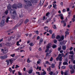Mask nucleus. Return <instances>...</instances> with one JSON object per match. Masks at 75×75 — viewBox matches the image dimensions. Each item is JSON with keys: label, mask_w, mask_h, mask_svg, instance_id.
I'll return each mask as SVG.
<instances>
[{"label": "nucleus", "mask_w": 75, "mask_h": 75, "mask_svg": "<svg viewBox=\"0 0 75 75\" xmlns=\"http://www.w3.org/2000/svg\"><path fill=\"white\" fill-rule=\"evenodd\" d=\"M19 42H21V40L20 39L19 41H18L17 42L16 45L17 46H20V44H19Z\"/></svg>", "instance_id": "obj_11"}, {"label": "nucleus", "mask_w": 75, "mask_h": 75, "mask_svg": "<svg viewBox=\"0 0 75 75\" xmlns=\"http://www.w3.org/2000/svg\"><path fill=\"white\" fill-rule=\"evenodd\" d=\"M5 45H6L7 46H8V45H10V43H9V42H6V44H5Z\"/></svg>", "instance_id": "obj_28"}, {"label": "nucleus", "mask_w": 75, "mask_h": 75, "mask_svg": "<svg viewBox=\"0 0 75 75\" xmlns=\"http://www.w3.org/2000/svg\"><path fill=\"white\" fill-rule=\"evenodd\" d=\"M62 69H66V66H63L62 67Z\"/></svg>", "instance_id": "obj_46"}, {"label": "nucleus", "mask_w": 75, "mask_h": 75, "mask_svg": "<svg viewBox=\"0 0 75 75\" xmlns=\"http://www.w3.org/2000/svg\"><path fill=\"white\" fill-rule=\"evenodd\" d=\"M49 51V49H47L45 51V52H48Z\"/></svg>", "instance_id": "obj_55"}, {"label": "nucleus", "mask_w": 75, "mask_h": 75, "mask_svg": "<svg viewBox=\"0 0 75 75\" xmlns=\"http://www.w3.org/2000/svg\"><path fill=\"white\" fill-rule=\"evenodd\" d=\"M62 49V47H61V46L60 47H58V50L59 51H60V50Z\"/></svg>", "instance_id": "obj_39"}, {"label": "nucleus", "mask_w": 75, "mask_h": 75, "mask_svg": "<svg viewBox=\"0 0 75 75\" xmlns=\"http://www.w3.org/2000/svg\"><path fill=\"white\" fill-rule=\"evenodd\" d=\"M10 10V14H16V12L14 10L11 9Z\"/></svg>", "instance_id": "obj_4"}, {"label": "nucleus", "mask_w": 75, "mask_h": 75, "mask_svg": "<svg viewBox=\"0 0 75 75\" xmlns=\"http://www.w3.org/2000/svg\"><path fill=\"white\" fill-rule=\"evenodd\" d=\"M43 42V39L42 38H40V39L39 43V45H41Z\"/></svg>", "instance_id": "obj_10"}, {"label": "nucleus", "mask_w": 75, "mask_h": 75, "mask_svg": "<svg viewBox=\"0 0 75 75\" xmlns=\"http://www.w3.org/2000/svg\"><path fill=\"white\" fill-rule=\"evenodd\" d=\"M52 60H53V58L52 57H51L50 59V61H52Z\"/></svg>", "instance_id": "obj_57"}, {"label": "nucleus", "mask_w": 75, "mask_h": 75, "mask_svg": "<svg viewBox=\"0 0 75 75\" xmlns=\"http://www.w3.org/2000/svg\"><path fill=\"white\" fill-rule=\"evenodd\" d=\"M9 60L10 62V64H12L13 63V61H14V60H13V59H9Z\"/></svg>", "instance_id": "obj_16"}, {"label": "nucleus", "mask_w": 75, "mask_h": 75, "mask_svg": "<svg viewBox=\"0 0 75 75\" xmlns=\"http://www.w3.org/2000/svg\"><path fill=\"white\" fill-rule=\"evenodd\" d=\"M64 75H68V72L67 71H65L64 72Z\"/></svg>", "instance_id": "obj_47"}, {"label": "nucleus", "mask_w": 75, "mask_h": 75, "mask_svg": "<svg viewBox=\"0 0 75 75\" xmlns=\"http://www.w3.org/2000/svg\"><path fill=\"white\" fill-rule=\"evenodd\" d=\"M42 75H46L47 74V73L45 71H44L42 73Z\"/></svg>", "instance_id": "obj_42"}, {"label": "nucleus", "mask_w": 75, "mask_h": 75, "mask_svg": "<svg viewBox=\"0 0 75 75\" xmlns=\"http://www.w3.org/2000/svg\"><path fill=\"white\" fill-rule=\"evenodd\" d=\"M51 67L52 68H54L55 67V64H52L51 65Z\"/></svg>", "instance_id": "obj_23"}, {"label": "nucleus", "mask_w": 75, "mask_h": 75, "mask_svg": "<svg viewBox=\"0 0 75 75\" xmlns=\"http://www.w3.org/2000/svg\"><path fill=\"white\" fill-rule=\"evenodd\" d=\"M7 55H5L4 56H2L1 57L0 56V59H1L3 60L4 59H6V58H7Z\"/></svg>", "instance_id": "obj_5"}, {"label": "nucleus", "mask_w": 75, "mask_h": 75, "mask_svg": "<svg viewBox=\"0 0 75 75\" xmlns=\"http://www.w3.org/2000/svg\"><path fill=\"white\" fill-rule=\"evenodd\" d=\"M52 27L54 29H57V27H56V25H53Z\"/></svg>", "instance_id": "obj_35"}, {"label": "nucleus", "mask_w": 75, "mask_h": 75, "mask_svg": "<svg viewBox=\"0 0 75 75\" xmlns=\"http://www.w3.org/2000/svg\"><path fill=\"white\" fill-rule=\"evenodd\" d=\"M69 67L70 69H74V68H73V66L72 65L69 64Z\"/></svg>", "instance_id": "obj_15"}, {"label": "nucleus", "mask_w": 75, "mask_h": 75, "mask_svg": "<svg viewBox=\"0 0 75 75\" xmlns=\"http://www.w3.org/2000/svg\"><path fill=\"white\" fill-rule=\"evenodd\" d=\"M60 38L62 40H64V35H62Z\"/></svg>", "instance_id": "obj_38"}, {"label": "nucleus", "mask_w": 75, "mask_h": 75, "mask_svg": "<svg viewBox=\"0 0 75 75\" xmlns=\"http://www.w3.org/2000/svg\"><path fill=\"white\" fill-rule=\"evenodd\" d=\"M11 40V37H9L8 38V41H10Z\"/></svg>", "instance_id": "obj_61"}, {"label": "nucleus", "mask_w": 75, "mask_h": 75, "mask_svg": "<svg viewBox=\"0 0 75 75\" xmlns=\"http://www.w3.org/2000/svg\"><path fill=\"white\" fill-rule=\"evenodd\" d=\"M8 10H7L6 11H5L4 12V13L6 15H7L8 14Z\"/></svg>", "instance_id": "obj_29"}, {"label": "nucleus", "mask_w": 75, "mask_h": 75, "mask_svg": "<svg viewBox=\"0 0 75 75\" xmlns=\"http://www.w3.org/2000/svg\"><path fill=\"white\" fill-rule=\"evenodd\" d=\"M49 32L50 33V34H52V30H49Z\"/></svg>", "instance_id": "obj_49"}, {"label": "nucleus", "mask_w": 75, "mask_h": 75, "mask_svg": "<svg viewBox=\"0 0 75 75\" xmlns=\"http://www.w3.org/2000/svg\"><path fill=\"white\" fill-rule=\"evenodd\" d=\"M71 69V70H70V73L71 74H74L75 72V70L74 69Z\"/></svg>", "instance_id": "obj_14"}, {"label": "nucleus", "mask_w": 75, "mask_h": 75, "mask_svg": "<svg viewBox=\"0 0 75 75\" xmlns=\"http://www.w3.org/2000/svg\"><path fill=\"white\" fill-rule=\"evenodd\" d=\"M60 19H61V20H63L64 19V17H63V16H60Z\"/></svg>", "instance_id": "obj_58"}, {"label": "nucleus", "mask_w": 75, "mask_h": 75, "mask_svg": "<svg viewBox=\"0 0 75 75\" xmlns=\"http://www.w3.org/2000/svg\"><path fill=\"white\" fill-rule=\"evenodd\" d=\"M50 13L49 12L47 13L46 15V16H48L50 15Z\"/></svg>", "instance_id": "obj_50"}, {"label": "nucleus", "mask_w": 75, "mask_h": 75, "mask_svg": "<svg viewBox=\"0 0 75 75\" xmlns=\"http://www.w3.org/2000/svg\"><path fill=\"white\" fill-rule=\"evenodd\" d=\"M52 7V5H51L48 6V8H49V9H50V8H51V7Z\"/></svg>", "instance_id": "obj_52"}, {"label": "nucleus", "mask_w": 75, "mask_h": 75, "mask_svg": "<svg viewBox=\"0 0 75 75\" xmlns=\"http://www.w3.org/2000/svg\"><path fill=\"white\" fill-rule=\"evenodd\" d=\"M60 38H61V37L59 35H57L56 38V39H59Z\"/></svg>", "instance_id": "obj_31"}, {"label": "nucleus", "mask_w": 75, "mask_h": 75, "mask_svg": "<svg viewBox=\"0 0 75 75\" xmlns=\"http://www.w3.org/2000/svg\"><path fill=\"white\" fill-rule=\"evenodd\" d=\"M73 62V64H75V60L73 59V61L72 62Z\"/></svg>", "instance_id": "obj_64"}, {"label": "nucleus", "mask_w": 75, "mask_h": 75, "mask_svg": "<svg viewBox=\"0 0 75 75\" xmlns=\"http://www.w3.org/2000/svg\"><path fill=\"white\" fill-rule=\"evenodd\" d=\"M18 8H21L22 7V4L21 3H19L18 4Z\"/></svg>", "instance_id": "obj_13"}, {"label": "nucleus", "mask_w": 75, "mask_h": 75, "mask_svg": "<svg viewBox=\"0 0 75 75\" xmlns=\"http://www.w3.org/2000/svg\"><path fill=\"white\" fill-rule=\"evenodd\" d=\"M53 74V72L52 71H51L50 73H49V74H50V75H52Z\"/></svg>", "instance_id": "obj_59"}, {"label": "nucleus", "mask_w": 75, "mask_h": 75, "mask_svg": "<svg viewBox=\"0 0 75 75\" xmlns=\"http://www.w3.org/2000/svg\"><path fill=\"white\" fill-rule=\"evenodd\" d=\"M32 72H33V70H30L28 71V73L30 74H31Z\"/></svg>", "instance_id": "obj_43"}, {"label": "nucleus", "mask_w": 75, "mask_h": 75, "mask_svg": "<svg viewBox=\"0 0 75 75\" xmlns=\"http://www.w3.org/2000/svg\"><path fill=\"white\" fill-rule=\"evenodd\" d=\"M8 52V50H7V49H5L4 50V51L3 52V54H6V53H7Z\"/></svg>", "instance_id": "obj_21"}, {"label": "nucleus", "mask_w": 75, "mask_h": 75, "mask_svg": "<svg viewBox=\"0 0 75 75\" xmlns=\"http://www.w3.org/2000/svg\"><path fill=\"white\" fill-rule=\"evenodd\" d=\"M54 44H57V40H54Z\"/></svg>", "instance_id": "obj_48"}, {"label": "nucleus", "mask_w": 75, "mask_h": 75, "mask_svg": "<svg viewBox=\"0 0 75 75\" xmlns=\"http://www.w3.org/2000/svg\"><path fill=\"white\" fill-rule=\"evenodd\" d=\"M68 21V18H66V19H65V20H64V22H67Z\"/></svg>", "instance_id": "obj_54"}, {"label": "nucleus", "mask_w": 75, "mask_h": 75, "mask_svg": "<svg viewBox=\"0 0 75 75\" xmlns=\"http://www.w3.org/2000/svg\"><path fill=\"white\" fill-rule=\"evenodd\" d=\"M68 63L67 62H64L63 63V65H68Z\"/></svg>", "instance_id": "obj_33"}, {"label": "nucleus", "mask_w": 75, "mask_h": 75, "mask_svg": "<svg viewBox=\"0 0 75 75\" xmlns=\"http://www.w3.org/2000/svg\"><path fill=\"white\" fill-rule=\"evenodd\" d=\"M52 38H53V39H54V38H55V33H53L52 34Z\"/></svg>", "instance_id": "obj_25"}, {"label": "nucleus", "mask_w": 75, "mask_h": 75, "mask_svg": "<svg viewBox=\"0 0 75 75\" xmlns=\"http://www.w3.org/2000/svg\"><path fill=\"white\" fill-rule=\"evenodd\" d=\"M35 33H36V34H37V35H38V30H36V31H35Z\"/></svg>", "instance_id": "obj_63"}, {"label": "nucleus", "mask_w": 75, "mask_h": 75, "mask_svg": "<svg viewBox=\"0 0 75 75\" xmlns=\"http://www.w3.org/2000/svg\"><path fill=\"white\" fill-rule=\"evenodd\" d=\"M5 62H7V65L8 66L10 64V62H9V61H8V60H6L5 61Z\"/></svg>", "instance_id": "obj_26"}, {"label": "nucleus", "mask_w": 75, "mask_h": 75, "mask_svg": "<svg viewBox=\"0 0 75 75\" xmlns=\"http://www.w3.org/2000/svg\"><path fill=\"white\" fill-rule=\"evenodd\" d=\"M11 5H10V4H9V5L7 6V8L8 10L10 11L11 9Z\"/></svg>", "instance_id": "obj_9"}, {"label": "nucleus", "mask_w": 75, "mask_h": 75, "mask_svg": "<svg viewBox=\"0 0 75 75\" xmlns=\"http://www.w3.org/2000/svg\"><path fill=\"white\" fill-rule=\"evenodd\" d=\"M29 45H30V46H31V47H33V46H34V43H33V42H30L29 44Z\"/></svg>", "instance_id": "obj_27"}, {"label": "nucleus", "mask_w": 75, "mask_h": 75, "mask_svg": "<svg viewBox=\"0 0 75 75\" xmlns=\"http://www.w3.org/2000/svg\"><path fill=\"white\" fill-rule=\"evenodd\" d=\"M24 1L26 3V4L28 6H32V4L31 1H29L28 0H24Z\"/></svg>", "instance_id": "obj_1"}, {"label": "nucleus", "mask_w": 75, "mask_h": 75, "mask_svg": "<svg viewBox=\"0 0 75 75\" xmlns=\"http://www.w3.org/2000/svg\"><path fill=\"white\" fill-rule=\"evenodd\" d=\"M69 54H74V53L73 51H70L69 52Z\"/></svg>", "instance_id": "obj_30"}, {"label": "nucleus", "mask_w": 75, "mask_h": 75, "mask_svg": "<svg viewBox=\"0 0 75 75\" xmlns=\"http://www.w3.org/2000/svg\"><path fill=\"white\" fill-rule=\"evenodd\" d=\"M56 47H57V45H55L52 46V48H56Z\"/></svg>", "instance_id": "obj_44"}, {"label": "nucleus", "mask_w": 75, "mask_h": 75, "mask_svg": "<svg viewBox=\"0 0 75 75\" xmlns=\"http://www.w3.org/2000/svg\"><path fill=\"white\" fill-rule=\"evenodd\" d=\"M22 24H23V23L22 22H21L20 23H17V25H16V26L14 27L13 28V30H14V29H16V27L20 26V25H22Z\"/></svg>", "instance_id": "obj_2"}, {"label": "nucleus", "mask_w": 75, "mask_h": 75, "mask_svg": "<svg viewBox=\"0 0 75 75\" xmlns=\"http://www.w3.org/2000/svg\"><path fill=\"white\" fill-rule=\"evenodd\" d=\"M65 34L67 35H69V33L68 31H66L65 32Z\"/></svg>", "instance_id": "obj_40"}, {"label": "nucleus", "mask_w": 75, "mask_h": 75, "mask_svg": "<svg viewBox=\"0 0 75 75\" xmlns=\"http://www.w3.org/2000/svg\"><path fill=\"white\" fill-rule=\"evenodd\" d=\"M31 1L33 4L34 5L37 3V1L36 0H31Z\"/></svg>", "instance_id": "obj_8"}, {"label": "nucleus", "mask_w": 75, "mask_h": 75, "mask_svg": "<svg viewBox=\"0 0 75 75\" xmlns=\"http://www.w3.org/2000/svg\"><path fill=\"white\" fill-rule=\"evenodd\" d=\"M47 71H48V72H50L51 71V67H50L49 68H47Z\"/></svg>", "instance_id": "obj_36"}, {"label": "nucleus", "mask_w": 75, "mask_h": 75, "mask_svg": "<svg viewBox=\"0 0 75 75\" xmlns=\"http://www.w3.org/2000/svg\"><path fill=\"white\" fill-rule=\"evenodd\" d=\"M74 54H73L71 55V58L70 59H71V62H72L73 61H74V59H73V57H74Z\"/></svg>", "instance_id": "obj_18"}, {"label": "nucleus", "mask_w": 75, "mask_h": 75, "mask_svg": "<svg viewBox=\"0 0 75 75\" xmlns=\"http://www.w3.org/2000/svg\"><path fill=\"white\" fill-rule=\"evenodd\" d=\"M27 62L28 63H30L31 62V60H30V58H28L27 60Z\"/></svg>", "instance_id": "obj_34"}, {"label": "nucleus", "mask_w": 75, "mask_h": 75, "mask_svg": "<svg viewBox=\"0 0 75 75\" xmlns=\"http://www.w3.org/2000/svg\"><path fill=\"white\" fill-rule=\"evenodd\" d=\"M67 47H66V46L63 45L62 46V49L63 50H66V48Z\"/></svg>", "instance_id": "obj_22"}, {"label": "nucleus", "mask_w": 75, "mask_h": 75, "mask_svg": "<svg viewBox=\"0 0 75 75\" xmlns=\"http://www.w3.org/2000/svg\"><path fill=\"white\" fill-rule=\"evenodd\" d=\"M62 57H58L57 58H56V60L57 61H58L59 60V61H62Z\"/></svg>", "instance_id": "obj_7"}, {"label": "nucleus", "mask_w": 75, "mask_h": 75, "mask_svg": "<svg viewBox=\"0 0 75 75\" xmlns=\"http://www.w3.org/2000/svg\"><path fill=\"white\" fill-rule=\"evenodd\" d=\"M51 20V18H49V19L47 20L48 22H50Z\"/></svg>", "instance_id": "obj_60"}, {"label": "nucleus", "mask_w": 75, "mask_h": 75, "mask_svg": "<svg viewBox=\"0 0 75 75\" xmlns=\"http://www.w3.org/2000/svg\"><path fill=\"white\" fill-rule=\"evenodd\" d=\"M40 37L39 36L37 37V40H38L40 39Z\"/></svg>", "instance_id": "obj_62"}, {"label": "nucleus", "mask_w": 75, "mask_h": 75, "mask_svg": "<svg viewBox=\"0 0 75 75\" xmlns=\"http://www.w3.org/2000/svg\"><path fill=\"white\" fill-rule=\"evenodd\" d=\"M16 18V16L15 15H12V18H13V19H14Z\"/></svg>", "instance_id": "obj_45"}, {"label": "nucleus", "mask_w": 75, "mask_h": 75, "mask_svg": "<svg viewBox=\"0 0 75 75\" xmlns=\"http://www.w3.org/2000/svg\"><path fill=\"white\" fill-rule=\"evenodd\" d=\"M51 46V45L49 44H48L46 46V48L49 49V48H50V47Z\"/></svg>", "instance_id": "obj_24"}, {"label": "nucleus", "mask_w": 75, "mask_h": 75, "mask_svg": "<svg viewBox=\"0 0 75 75\" xmlns=\"http://www.w3.org/2000/svg\"><path fill=\"white\" fill-rule=\"evenodd\" d=\"M17 4H13L11 5V7H12V8H13L17 9Z\"/></svg>", "instance_id": "obj_6"}, {"label": "nucleus", "mask_w": 75, "mask_h": 75, "mask_svg": "<svg viewBox=\"0 0 75 75\" xmlns=\"http://www.w3.org/2000/svg\"><path fill=\"white\" fill-rule=\"evenodd\" d=\"M52 52V51H51V50H50L49 52L46 53V56H48V55L49 54H50V53H51Z\"/></svg>", "instance_id": "obj_17"}, {"label": "nucleus", "mask_w": 75, "mask_h": 75, "mask_svg": "<svg viewBox=\"0 0 75 75\" xmlns=\"http://www.w3.org/2000/svg\"><path fill=\"white\" fill-rule=\"evenodd\" d=\"M41 60L40 59H39L38 61L37 62V63L38 64H39L40 63V61H40Z\"/></svg>", "instance_id": "obj_53"}, {"label": "nucleus", "mask_w": 75, "mask_h": 75, "mask_svg": "<svg viewBox=\"0 0 75 75\" xmlns=\"http://www.w3.org/2000/svg\"><path fill=\"white\" fill-rule=\"evenodd\" d=\"M20 67V66H18V65H16V67H15L16 69H17L18 68H19Z\"/></svg>", "instance_id": "obj_51"}, {"label": "nucleus", "mask_w": 75, "mask_h": 75, "mask_svg": "<svg viewBox=\"0 0 75 75\" xmlns=\"http://www.w3.org/2000/svg\"><path fill=\"white\" fill-rule=\"evenodd\" d=\"M24 16V15H23V14H21V15H19V17L21 18H23V17Z\"/></svg>", "instance_id": "obj_37"}, {"label": "nucleus", "mask_w": 75, "mask_h": 75, "mask_svg": "<svg viewBox=\"0 0 75 75\" xmlns=\"http://www.w3.org/2000/svg\"><path fill=\"white\" fill-rule=\"evenodd\" d=\"M29 22V19H27L25 21L24 23L25 24H27Z\"/></svg>", "instance_id": "obj_20"}, {"label": "nucleus", "mask_w": 75, "mask_h": 75, "mask_svg": "<svg viewBox=\"0 0 75 75\" xmlns=\"http://www.w3.org/2000/svg\"><path fill=\"white\" fill-rule=\"evenodd\" d=\"M10 56L11 57H13V58H14V56H15V54H11Z\"/></svg>", "instance_id": "obj_41"}, {"label": "nucleus", "mask_w": 75, "mask_h": 75, "mask_svg": "<svg viewBox=\"0 0 75 75\" xmlns=\"http://www.w3.org/2000/svg\"><path fill=\"white\" fill-rule=\"evenodd\" d=\"M4 24H5V22L4 21V20H2L0 23V25L1 27L4 26Z\"/></svg>", "instance_id": "obj_3"}, {"label": "nucleus", "mask_w": 75, "mask_h": 75, "mask_svg": "<svg viewBox=\"0 0 75 75\" xmlns=\"http://www.w3.org/2000/svg\"><path fill=\"white\" fill-rule=\"evenodd\" d=\"M44 30L46 31L47 32H48V27L47 26H45L44 27Z\"/></svg>", "instance_id": "obj_12"}, {"label": "nucleus", "mask_w": 75, "mask_h": 75, "mask_svg": "<svg viewBox=\"0 0 75 75\" xmlns=\"http://www.w3.org/2000/svg\"><path fill=\"white\" fill-rule=\"evenodd\" d=\"M63 16V14H62V13H60L59 15L58 16L61 17V16Z\"/></svg>", "instance_id": "obj_56"}, {"label": "nucleus", "mask_w": 75, "mask_h": 75, "mask_svg": "<svg viewBox=\"0 0 75 75\" xmlns=\"http://www.w3.org/2000/svg\"><path fill=\"white\" fill-rule=\"evenodd\" d=\"M8 19H10V18L9 17H7V18L6 20V23H8V21H9V20H8Z\"/></svg>", "instance_id": "obj_32"}, {"label": "nucleus", "mask_w": 75, "mask_h": 75, "mask_svg": "<svg viewBox=\"0 0 75 75\" xmlns=\"http://www.w3.org/2000/svg\"><path fill=\"white\" fill-rule=\"evenodd\" d=\"M45 0H41L40 2V4L41 5H42L44 4V1Z\"/></svg>", "instance_id": "obj_19"}]
</instances>
